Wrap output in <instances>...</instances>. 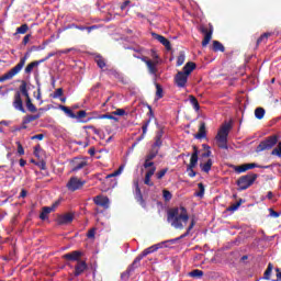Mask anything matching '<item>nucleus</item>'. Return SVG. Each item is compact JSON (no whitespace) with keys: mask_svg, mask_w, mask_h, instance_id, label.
<instances>
[{"mask_svg":"<svg viewBox=\"0 0 281 281\" xmlns=\"http://www.w3.org/2000/svg\"><path fill=\"white\" fill-rule=\"evenodd\" d=\"M41 64H42L41 59L30 63V64L25 67L24 74H29V75L32 74V71L34 70V67H38V65H41Z\"/></svg>","mask_w":281,"mask_h":281,"instance_id":"28","label":"nucleus"},{"mask_svg":"<svg viewBox=\"0 0 281 281\" xmlns=\"http://www.w3.org/2000/svg\"><path fill=\"white\" fill-rule=\"evenodd\" d=\"M273 271V265L269 263L268 268L266 269L263 273V280H271V272Z\"/></svg>","mask_w":281,"mask_h":281,"instance_id":"39","label":"nucleus"},{"mask_svg":"<svg viewBox=\"0 0 281 281\" xmlns=\"http://www.w3.org/2000/svg\"><path fill=\"white\" fill-rule=\"evenodd\" d=\"M112 115H126V110L124 109H116L114 112H112Z\"/></svg>","mask_w":281,"mask_h":281,"instance_id":"57","label":"nucleus"},{"mask_svg":"<svg viewBox=\"0 0 281 281\" xmlns=\"http://www.w3.org/2000/svg\"><path fill=\"white\" fill-rule=\"evenodd\" d=\"M19 89L22 95L25 98V104H26L27 111H30V113H36L37 111L36 105L32 103V98H30V91L27 90V82L25 80H22Z\"/></svg>","mask_w":281,"mask_h":281,"instance_id":"5","label":"nucleus"},{"mask_svg":"<svg viewBox=\"0 0 281 281\" xmlns=\"http://www.w3.org/2000/svg\"><path fill=\"white\" fill-rule=\"evenodd\" d=\"M199 188V192L196 193V196H199L200 199H203L204 194H205V186H203L202 182H200L198 184Z\"/></svg>","mask_w":281,"mask_h":281,"instance_id":"45","label":"nucleus"},{"mask_svg":"<svg viewBox=\"0 0 281 281\" xmlns=\"http://www.w3.org/2000/svg\"><path fill=\"white\" fill-rule=\"evenodd\" d=\"M175 82L179 89H186V85H188V75H184L183 71H178L175 76Z\"/></svg>","mask_w":281,"mask_h":281,"instance_id":"13","label":"nucleus"},{"mask_svg":"<svg viewBox=\"0 0 281 281\" xmlns=\"http://www.w3.org/2000/svg\"><path fill=\"white\" fill-rule=\"evenodd\" d=\"M41 153H43V149L41 148V145H37L34 147V155L37 157V159L41 158Z\"/></svg>","mask_w":281,"mask_h":281,"instance_id":"55","label":"nucleus"},{"mask_svg":"<svg viewBox=\"0 0 281 281\" xmlns=\"http://www.w3.org/2000/svg\"><path fill=\"white\" fill-rule=\"evenodd\" d=\"M21 94L23 93L20 91H16L13 99V108L16 111H21V113H25V108L23 106V99L21 98Z\"/></svg>","mask_w":281,"mask_h":281,"instance_id":"12","label":"nucleus"},{"mask_svg":"<svg viewBox=\"0 0 281 281\" xmlns=\"http://www.w3.org/2000/svg\"><path fill=\"white\" fill-rule=\"evenodd\" d=\"M168 172V168H165L156 173V179L161 180L162 177H166V173Z\"/></svg>","mask_w":281,"mask_h":281,"instance_id":"52","label":"nucleus"},{"mask_svg":"<svg viewBox=\"0 0 281 281\" xmlns=\"http://www.w3.org/2000/svg\"><path fill=\"white\" fill-rule=\"evenodd\" d=\"M70 27H75V30H80L81 32H85V30H87L88 34H91L93 30H98V25L82 26V25L71 24Z\"/></svg>","mask_w":281,"mask_h":281,"instance_id":"27","label":"nucleus"},{"mask_svg":"<svg viewBox=\"0 0 281 281\" xmlns=\"http://www.w3.org/2000/svg\"><path fill=\"white\" fill-rule=\"evenodd\" d=\"M271 155L280 157L281 159V142H279L278 146L274 149H272Z\"/></svg>","mask_w":281,"mask_h":281,"instance_id":"47","label":"nucleus"},{"mask_svg":"<svg viewBox=\"0 0 281 281\" xmlns=\"http://www.w3.org/2000/svg\"><path fill=\"white\" fill-rule=\"evenodd\" d=\"M207 137V127L205 122H201L199 126V132L195 134V139H205Z\"/></svg>","mask_w":281,"mask_h":281,"instance_id":"22","label":"nucleus"},{"mask_svg":"<svg viewBox=\"0 0 281 281\" xmlns=\"http://www.w3.org/2000/svg\"><path fill=\"white\" fill-rule=\"evenodd\" d=\"M194 225H195L194 220H192L191 224L187 228V232L184 234H182L180 237L171 239L170 243H177V240H181V239L190 236V232H192V229H194Z\"/></svg>","mask_w":281,"mask_h":281,"instance_id":"26","label":"nucleus"},{"mask_svg":"<svg viewBox=\"0 0 281 281\" xmlns=\"http://www.w3.org/2000/svg\"><path fill=\"white\" fill-rule=\"evenodd\" d=\"M195 69H196V64L194 61H189L182 68V74L189 77L190 74H192V71H194Z\"/></svg>","mask_w":281,"mask_h":281,"instance_id":"24","label":"nucleus"},{"mask_svg":"<svg viewBox=\"0 0 281 281\" xmlns=\"http://www.w3.org/2000/svg\"><path fill=\"white\" fill-rule=\"evenodd\" d=\"M243 203H245V200L239 199L238 202H236L235 204L227 207V212H236V210H238V207H240V205H243Z\"/></svg>","mask_w":281,"mask_h":281,"instance_id":"37","label":"nucleus"},{"mask_svg":"<svg viewBox=\"0 0 281 281\" xmlns=\"http://www.w3.org/2000/svg\"><path fill=\"white\" fill-rule=\"evenodd\" d=\"M57 225H71L74 223V213H66L57 216Z\"/></svg>","mask_w":281,"mask_h":281,"instance_id":"15","label":"nucleus"},{"mask_svg":"<svg viewBox=\"0 0 281 281\" xmlns=\"http://www.w3.org/2000/svg\"><path fill=\"white\" fill-rule=\"evenodd\" d=\"M87 269H89V266H87V261L85 260L78 261L77 265L75 266V272H74L75 278L82 276V273L87 271Z\"/></svg>","mask_w":281,"mask_h":281,"instance_id":"18","label":"nucleus"},{"mask_svg":"<svg viewBox=\"0 0 281 281\" xmlns=\"http://www.w3.org/2000/svg\"><path fill=\"white\" fill-rule=\"evenodd\" d=\"M235 172H237L238 175L243 173V172H247V165H240V166H236L235 167Z\"/></svg>","mask_w":281,"mask_h":281,"instance_id":"50","label":"nucleus"},{"mask_svg":"<svg viewBox=\"0 0 281 281\" xmlns=\"http://www.w3.org/2000/svg\"><path fill=\"white\" fill-rule=\"evenodd\" d=\"M80 258H82V251L80 250H74L63 256L64 260H70V262H80L82 260Z\"/></svg>","mask_w":281,"mask_h":281,"instance_id":"14","label":"nucleus"},{"mask_svg":"<svg viewBox=\"0 0 281 281\" xmlns=\"http://www.w3.org/2000/svg\"><path fill=\"white\" fill-rule=\"evenodd\" d=\"M156 95L158 97L159 100L164 98V88L159 83H156Z\"/></svg>","mask_w":281,"mask_h":281,"instance_id":"46","label":"nucleus"},{"mask_svg":"<svg viewBox=\"0 0 281 281\" xmlns=\"http://www.w3.org/2000/svg\"><path fill=\"white\" fill-rule=\"evenodd\" d=\"M41 117V113L34 114V115H27L25 116L23 124H30V122H35V120H38Z\"/></svg>","mask_w":281,"mask_h":281,"instance_id":"36","label":"nucleus"},{"mask_svg":"<svg viewBox=\"0 0 281 281\" xmlns=\"http://www.w3.org/2000/svg\"><path fill=\"white\" fill-rule=\"evenodd\" d=\"M201 34H204V38L202 41V47H207L210 45V41H212V34H214V27L210 25V30L205 26L200 27Z\"/></svg>","mask_w":281,"mask_h":281,"instance_id":"10","label":"nucleus"},{"mask_svg":"<svg viewBox=\"0 0 281 281\" xmlns=\"http://www.w3.org/2000/svg\"><path fill=\"white\" fill-rule=\"evenodd\" d=\"M151 36H153V38H155V41H158V43H161V45H164V47H166V49L168 52H170V49H172V45L170 44L168 38H166L164 35L153 32Z\"/></svg>","mask_w":281,"mask_h":281,"instance_id":"17","label":"nucleus"},{"mask_svg":"<svg viewBox=\"0 0 281 281\" xmlns=\"http://www.w3.org/2000/svg\"><path fill=\"white\" fill-rule=\"evenodd\" d=\"M131 49H133V52H134V53L132 54V56H133L134 58H137L138 60H142L143 63H145L146 59L148 58V57H146V55H145L144 48L138 47V48H131Z\"/></svg>","mask_w":281,"mask_h":281,"instance_id":"21","label":"nucleus"},{"mask_svg":"<svg viewBox=\"0 0 281 281\" xmlns=\"http://www.w3.org/2000/svg\"><path fill=\"white\" fill-rule=\"evenodd\" d=\"M85 117H87V111L81 110V111H79V112L76 114L75 120H82V119H85Z\"/></svg>","mask_w":281,"mask_h":281,"instance_id":"53","label":"nucleus"},{"mask_svg":"<svg viewBox=\"0 0 281 281\" xmlns=\"http://www.w3.org/2000/svg\"><path fill=\"white\" fill-rule=\"evenodd\" d=\"M87 237L88 238H95V228H91L90 231H88Z\"/></svg>","mask_w":281,"mask_h":281,"instance_id":"62","label":"nucleus"},{"mask_svg":"<svg viewBox=\"0 0 281 281\" xmlns=\"http://www.w3.org/2000/svg\"><path fill=\"white\" fill-rule=\"evenodd\" d=\"M87 184V180H82L78 177H71L67 184L66 188L69 190V192H76L77 190H82L85 186Z\"/></svg>","mask_w":281,"mask_h":281,"instance_id":"8","label":"nucleus"},{"mask_svg":"<svg viewBox=\"0 0 281 281\" xmlns=\"http://www.w3.org/2000/svg\"><path fill=\"white\" fill-rule=\"evenodd\" d=\"M190 278H203V270H192L191 272H189Z\"/></svg>","mask_w":281,"mask_h":281,"instance_id":"43","label":"nucleus"},{"mask_svg":"<svg viewBox=\"0 0 281 281\" xmlns=\"http://www.w3.org/2000/svg\"><path fill=\"white\" fill-rule=\"evenodd\" d=\"M56 210V205L53 206H43L42 212L40 214L41 221H47L49 218V214Z\"/></svg>","mask_w":281,"mask_h":281,"instance_id":"20","label":"nucleus"},{"mask_svg":"<svg viewBox=\"0 0 281 281\" xmlns=\"http://www.w3.org/2000/svg\"><path fill=\"white\" fill-rule=\"evenodd\" d=\"M196 164H199V147L196 145L193 146V153L191 154L190 164L187 167V172H189V177L191 179H194L196 177V171H194V168H196Z\"/></svg>","mask_w":281,"mask_h":281,"instance_id":"6","label":"nucleus"},{"mask_svg":"<svg viewBox=\"0 0 281 281\" xmlns=\"http://www.w3.org/2000/svg\"><path fill=\"white\" fill-rule=\"evenodd\" d=\"M150 125V120H147L143 126H142V131H143V134L140 137H138L136 139V142L139 144V142H142V139H144V137L146 136V133H148V126Z\"/></svg>","mask_w":281,"mask_h":281,"instance_id":"31","label":"nucleus"},{"mask_svg":"<svg viewBox=\"0 0 281 281\" xmlns=\"http://www.w3.org/2000/svg\"><path fill=\"white\" fill-rule=\"evenodd\" d=\"M64 91H63V88H58L55 90L54 94H53V98L56 99V98H61Z\"/></svg>","mask_w":281,"mask_h":281,"instance_id":"56","label":"nucleus"},{"mask_svg":"<svg viewBox=\"0 0 281 281\" xmlns=\"http://www.w3.org/2000/svg\"><path fill=\"white\" fill-rule=\"evenodd\" d=\"M135 269H139V263H135L134 259V261L127 267L126 271L121 273V280L128 281V278H131V273L135 272Z\"/></svg>","mask_w":281,"mask_h":281,"instance_id":"16","label":"nucleus"},{"mask_svg":"<svg viewBox=\"0 0 281 281\" xmlns=\"http://www.w3.org/2000/svg\"><path fill=\"white\" fill-rule=\"evenodd\" d=\"M25 63H27V55L21 57L20 61L13 68L2 75L0 77V82H5V80H12V78H14V76H16L23 69V67H25Z\"/></svg>","mask_w":281,"mask_h":281,"instance_id":"3","label":"nucleus"},{"mask_svg":"<svg viewBox=\"0 0 281 281\" xmlns=\"http://www.w3.org/2000/svg\"><path fill=\"white\" fill-rule=\"evenodd\" d=\"M16 146H18V154L20 156L25 155V149L23 148V145L21 144V142H16Z\"/></svg>","mask_w":281,"mask_h":281,"instance_id":"54","label":"nucleus"},{"mask_svg":"<svg viewBox=\"0 0 281 281\" xmlns=\"http://www.w3.org/2000/svg\"><path fill=\"white\" fill-rule=\"evenodd\" d=\"M144 63L147 65L149 74L153 76L157 75V61H153L151 59L147 58Z\"/></svg>","mask_w":281,"mask_h":281,"instance_id":"25","label":"nucleus"},{"mask_svg":"<svg viewBox=\"0 0 281 281\" xmlns=\"http://www.w3.org/2000/svg\"><path fill=\"white\" fill-rule=\"evenodd\" d=\"M29 30H30V26L27 24H22L21 26H19L16 29V32L14 33V36H16V34H27Z\"/></svg>","mask_w":281,"mask_h":281,"instance_id":"38","label":"nucleus"},{"mask_svg":"<svg viewBox=\"0 0 281 281\" xmlns=\"http://www.w3.org/2000/svg\"><path fill=\"white\" fill-rule=\"evenodd\" d=\"M276 144H278V135L268 136L265 140L260 142V144L257 146L256 153L271 150V148H273Z\"/></svg>","mask_w":281,"mask_h":281,"instance_id":"7","label":"nucleus"},{"mask_svg":"<svg viewBox=\"0 0 281 281\" xmlns=\"http://www.w3.org/2000/svg\"><path fill=\"white\" fill-rule=\"evenodd\" d=\"M157 155H159V151L151 147L150 151L146 156L147 161H153V159H155V157H157Z\"/></svg>","mask_w":281,"mask_h":281,"instance_id":"41","label":"nucleus"},{"mask_svg":"<svg viewBox=\"0 0 281 281\" xmlns=\"http://www.w3.org/2000/svg\"><path fill=\"white\" fill-rule=\"evenodd\" d=\"M99 120H114V122H119L120 120L114 116V114H102L99 116Z\"/></svg>","mask_w":281,"mask_h":281,"instance_id":"48","label":"nucleus"},{"mask_svg":"<svg viewBox=\"0 0 281 281\" xmlns=\"http://www.w3.org/2000/svg\"><path fill=\"white\" fill-rule=\"evenodd\" d=\"M144 183H145V186H149L150 188H153V186H155V183L153 181H150L149 176H145Z\"/></svg>","mask_w":281,"mask_h":281,"instance_id":"60","label":"nucleus"},{"mask_svg":"<svg viewBox=\"0 0 281 281\" xmlns=\"http://www.w3.org/2000/svg\"><path fill=\"white\" fill-rule=\"evenodd\" d=\"M190 103L195 111H200L201 105L199 104V100H196L194 95H190Z\"/></svg>","mask_w":281,"mask_h":281,"instance_id":"42","label":"nucleus"},{"mask_svg":"<svg viewBox=\"0 0 281 281\" xmlns=\"http://www.w3.org/2000/svg\"><path fill=\"white\" fill-rule=\"evenodd\" d=\"M229 131H232V123H224L215 136L217 146L218 148H222V150H227L229 148V146H227V137H229Z\"/></svg>","mask_w":281,"mask_h":281,"instance_id":"2","label":"nucleus"},{"mask_svg":"<svg viewBox=\"0 0 281 281\" xmlns=\"http://www.w3.org/2000/svg\"><path fill=\"white\" fill-rule=\"evenodd\" d=\"M144 168H155V162L148 160V158H145Z\"/></svg>","mask_w":281,"mask_h":281,"instance_id":"58","label":"nucleus"},{"mask_svg":"<svg viewBox=\"0 0 281 281\" xmlns=\"http://www.w3.org/2000/svg\"><path fill=\"white\" fill-rule=\"evenodd\" d=\"M203 148L206 149V151H204L201 157L203 159L207 158V157H212V150H210V146L207 145H203Z\"/></svg>","mask_w":281,"mask_h":281,"instance_id":"51","label":"nucleus"},{"mask_svg":"<svg viewBox=\"0 0 281 281\" xmlns=\"http://www.w3.org/2000/svg\"><path fill=\"white\" fill-rule=\"evenodd\" d=\"M162 196H164L166 203H168L169 201L172 200V193L166 189L162 190Z\"/></svg>","mask_w":281,"mask_h":281,"instance_id":"49","label":"nucleus"},{"mask_svg":"<svg viewBox=\"0 0 281 281\" xmlns=\"http://www.w3.org/2000/svg\"><path fill=\"white\" fill-rule=\"evenodd\" d=\"M32 38V34H26L24 37H23V41H22V44L23 45H27V43H30V40Z\"/></svg>","mask_w":281,"mask_h":281,"instance_id":"63","label":"nucleus"},{"mask_svg":"<svg viewBox=\"0 0 281 281\" xmlns=\"http://www.w3.org/2000/svg\"><path fill=\"white\" fill-rule=\"evenodd\" d=\"M156 170H157V167H151V168L146 172L145 177H150V178H151L153 175H155Z\"/></svg>","mask_w":281,"mask_h":281,"instance_id":"61","label":"nucleus"},{"mask_svg":"<svg viewBox=\"0 0 281 281\" xmlns=\"http://www.w3.org/2000/svg\"><path fill=\"white\" fill-rule=\"evenodd\" d=\"M273 33H263L260 35V37L257 40V47L258 45H261V43H263L266 45V43L269 41V36H272Z\"/></svg>","mask_w":281,"mask_h":281,"instance_id":"33","label":"nucleus"},{"mask_svg":"<svg viewBox=\"0 0 281 281\" xmlns=\"http://www.w3.org/2000/svg\"><path fill=\"white\" fill-rule=\"evenodd\" d=\"M276 271H277V279H276V280H273V281H281V272H280V268H277V269H276Z\"/></svg>","mask_w":281,"mask_h":281,"instance_id":"64","label":"nucleus"},{"mask_svg":"<svg viewBox=\"0 0 281 281\" xmlns=\"http://www.w3.org/2000/svg\"><path fill=\"white\" fill-rule=\"evenodd\" d=\"M94 205L99 207H103V210H109V205H111V201L106 195H97L93 198Z\"/></svg>","mask_w":281,"mask_h":281,"instance_id":"11","label":"nucleus"},{"mask_svg":"<svg viewBox=\"0 0 281 281\" xmlns=\"http://www.w3.org/2000/svg\"><path fill=\"white\" fill-rule=\"evenodd\" d=\"M94 63H97L99 69H104V67H106V61L102 55H97L94 57Z\"/></svg>","mask_w":281,"mask_h":281,"instance_id":"30","label":"nucleus"},{"mask_svg":"<svg viewBox=\"0 0 281 281\" xmlns=\"http://www.w3.org/2000/svg\"><path fill=\"white\" fill-rule=\"evenodd\" d=\"M135 200L137 201V203H139L142 207L146 209V200H144V195L142 194V189L139 188L138 183H136V188H135Z\"/></svg>","mask_w":281,"mask_h":281,"instance_id":"19","label":"nucleus"},{"mask_svg":"<svg viewBox=\"0 0 281 281\" xmlns=\"http://www.w3.org/2000/svg\"><path fill=\"white\" fill-rule=\"evenodd\" d=\"M88 166L87 160H79L74 164L72 172H78V170H82V168H86Z\"/></svg>","mask_w":281,"mask_h":281,"instance_id":"29","label":"nucleus"},{"mask_svg":"<svg viewBox=\"0 0 281 281\" xmlns=\"http://www.w3.org/2000/svg\"><path fill=\"white\" fill-rule=\"evenodd\" d=\"M256 179H258V173H247L246 176L239 177L237 180L238 190L243 191L251 188Z\"/></svg>","mask_w":281,"mask_h":281,"instance_id":"4","label":"nucleus"},{"mask_svg":"<svg viewBox=\"0 0 281 281\" xmlns=\"http://www.w3.org/2000/svg\"><path fill=\"white\" fill-rule=\"evenodd\" d=\"M35 166H38V168L41 170H46V168H47V164L45 162V160H41L40 162H35Z\"/></svg>","mask_w":281,"mask_h":281,"instance_id":"59","label":"nucleus"},{"mask_svg":"<svg viewBox=\"0 0 281 281\" xmlns=\"http://www.w3.org/2000/svg\"><path fill=\"white\" fill-rule=\"evenodd\" d=\"M265 113H266L265 108H257L255 110V117L257 120H262V117H265Z\"/></svg>","mask_w":281,"mask_h":281,"instance_id":"40","label":"nucleus"},{"mask_svg":"<svg viewBox=\"0 0 281 281\" xmlns=\"http://www.w3.org/2000/svg\"><path fill=\"white\" fill-rule=\"evenodd\" d=\"M162 244H155L148 248H146L145 250L142 251V254H139L134 260H135V265H139L142 260H144V258H146V256H149V254H155V251L161 249Z\"/></svg>","mask_w":281,"mask_h":281,"instance_id":"9","label":"nucleus"},{"mask_svg":"<svg viewBox=\"0 0 281 281\" xmlns=\"http://www.w3.org/2000/svg\"><path fill=\"white\" fill-rule=\"evenodd\" d=\"M212 49L214 52H225V46L223 45V43L218 42V41H213V46Z\"/></svg>","mask_w":281,"mask_h":281,"instance_id":"34","label":"nucleus"},{"mask_svg":"<svg viewBox=\"0 0 281 281\" xmlns=\"http://www.w3.org/2000/svg\"><path fill=\"white\" fill-rule=\"evenodd\" d=\"M212 159H209L205 164H200L202 172H205L206 175L210 173V170H212Z\"/></svg>","mask_w":281,"mask_h":281,"instance_id":"32","label":"nucleus"},{"mask_svg":"<svg viewBox=\"0 0 281 281\" xmlns=\"http://www.w3.org/2000/svg\"><path fill=\"white\" fill-rule=\"evenodd\" d=\"M167 221L175 229H183V223L190 221V215H188V210L184 206L172 207L167 212Z\"/></svg>","mask_w":281,"mask_h":281,"instance_id":"1","label":"nucleus"},{"mask_svg":"<svg viewBox=\"0 0 281 281\" xmlns=\"http://www.w3.org/2000/svg\"><path fill=\"white\" fill-rule=\"evenodd\" d=\"M59 109L61 111H64V113H66V115H68V117H71V120H76V113H74V111H71V109H69L65 105H59Z\"/></svg>","mask_w":281,"mask_h":281,"instance_id":"35","label":"nucleus"},{"mask_svg":"<svg viewBox=\"0 0 281 281\" xmlns=\"http://www.w3.org/2000/svg\"><path fill=\"white\" fill-rule=\"evenodd\" d=\"M161 137H164V132L159 131L156 134L155 143L153 144L151 148L159 151V148H161L164 142H161Z\"/></svg>","mask_w":281,"mask_h":281,"instance_id":"23","label":"nucleus"},{"mask_svg":"<svg viewBox=\"0 0 281 281\" xmlns=\"http://www.w3.org/2000/svg\"><path fill=\"white\" fill-rule=\"evenodd\" d=\"M186 63V53L180 52L178 58H177V67H181Z\"/></svg>","mask_w":281,"mask_h":281,"instance_id":"44","label":"nucleus"}]
</instances>
